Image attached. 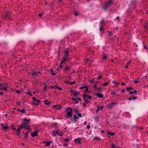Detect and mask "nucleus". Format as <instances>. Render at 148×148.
I'll use <instances>...</instances> for the list:
<instances>
[{
  "label": "nucleus",
  "instance_id": "a211bd4d",
  "mask_svg": "<svg viewBox=\"0 0 148 148\" xmlns=\"http://www.w3.org/2000/svg\"><path fill=\"white\" fill-rule=\"evenodd\" d=\"M73 119H74V121H75V122L76 123L77 121L76 120V119H78V120L79 119V118L77 116V115L76 114H75L74 115Z\"/></svg>",
  "mask_w": 148,
  "mask_h": 148
},
{
  "label": "nucleus",
  "instance_id": "58836bf2",
  "mask_svg": "<svg viewBox=\"0 0 148 148\" xmlns=\"http://www.w3.org/2000/svg\"><path fill=\"white\" fill-rule=\"evenodd\" d=\"M74 15L76 16H77L79 15V13H78V12H77L75 11L74 12Z\"/></svg>",
  "mask_w": 148,
  "mask_h": 148
},
{
  "label": "nucleus",
  "instance_id": "0eeeda50",
  "mask_svg": "<svg viewBox=\"0 0 148 148\" xmlns=\"http://www.w3.org/2000/svg\"><path fill=\"white\" fill-rule=\"evenodd\" d=\"M80 92L76 91H75L74 93H73V94L75 95V97H76L78 96V95L79 94Z\"/></svg>",
  "mask_w": 148,
  "mask_h": 148
},
{
  "label": "nucleus",
  "instance_id": "c9c22d12",
  "mask_svg": "<svg viewBox=\"0 0 148 148\" xmlns=\"http://www.w3.org/2000/svg\"><path fill=\"white\" fill-rule=\"evenodd\" d=\"M130 62H131L130 61H128L127 62V64L125 66V68H127L128 65H129L130 64Z\"/></svg>",
  "mask_w": 148,
  "mask_h": 148
},
{
  "label": "nucleus",
  "instance_id": "79ce46f5",
  "mask_svg": "<svg viewBox=\"0 0 148 148\" xmlns=\"http://www.w3.org/2000/svg\"><path fill=\"white\" fill-rule=\"evenodd\" d=\"M94 139L95 140H100V139L99 138V137H97L95 136L94 137Z\"/></svg>",
  "mask_w": 148,
  "mask_h": 148
},
{
  "label": "nucleus",
  "instance_id": "69168bd1",
  "mask_svg": "<svg viewBox=\"0 0 148 148\" xmlns=\"http://www.w3.org/2000/svg\"><path fill=\"white\" fill-rule=\"evenodd\" d=\"M97 90H98V91H99V90L101 91L102 90V88H97Z\"/></svg>",
  "mask_w": 148,
  "mask_h": 148
},
{
  "label": "nucleus",
  "instance_id": "393cba45",
  "mask_svg": "<svg viewBox=\"0 0 148 148\" xmlns=\"http://www.w3.org/2000/svg\"><path fill=\"white\" fill-rule=\"evenodd\" d=\"M129 93L130 94H136L137 93V91L135 90L134 91H133V92L130 91Z\"/></svg>",
  "mask_w": 148,
  "mask_h": 148
},
{
  "label": "nucleus",
  "instance_id": "49530a36",
  "mask_svg": "<svg viewBox=\"0 0 148 148\" xmlns=\"http://www.w3.org/2000/svg\"><path fill=\"white\" fill-rule=\"evenodd\" d=\"M58 135L60 136H62L63 135V134L62 132H60V133L58 134Z\"/></svg>",
  "mask_w": 148,
  "mask_h": 148
},
{
  "label": "nucleus",
  "instance_id": "412c9836",
  "mask_svg": "<svg viewBox=\"0 0 148 148\" xmlns=\"http://www.w3.org/2000/svg\"><path fill=\"white\" fill-rule=\"evenodd\" d=\"M137 97L136 96H135V97H130V98H128V100H132L133 99H137Z\"/></svg>",
  "mask_w": 148,
  "mask_h": 148
},
{
  "label": "nucleus",
  "instance_id": "f03ea898",
  "mask_svg": "<svg viewBox=\"0 0 148 148\" xmlns=\"http://www.w3.org/2000/svg\"><path fill=\"white\" fill-rule=\"evenodd\" d=\"M32 99L34 101V102L32 103V104L33 105L37 106L41 103V101L40 100L37 99L35 97H33Z\"/></svg>",
  "mask_w": 148,
  "mask_h": 148
},
{
  "label": "nucleus",
  "instance_id": "bb28decb",
  "mask_svg": "<svg viewBox=\"0 0 148 148\" xmlns=\"http://www.w3.org/2000/svg\"><path fill=\"white\" fill-rule=\"evenodd\" d=\"M67 57L64 56L63 57V59L62 60V61H63L64 62L65 61L67 60Z\"/></svg>",
  "mask_w": 148,
  "mask_h": 148
},
{
  "label": "nucleus",
  "instance_id": "13d9d810",
  "mask_svg": "<svg viewBox=\"0 0 148 148\" xmlns=\"http://www.w3.org/2000/svg\"><path fill=\"white\" fill-rule=\"evenodd\" d=\"M47 88V87H46V86H44V89H43V90H46V88Z\"/></svg>",
  "mask_w": 148,
  "mask_h": 148
},
{
  "label": "nucleus",
  "instance_id": "423d86ee",
  "mask_svg": "<svg viewBox=\"0 0 148 148\" xmlns=\"http://www.w3.org/2000/svg\"><path fill=\"white\" fill-rule=\"evenodd\" d=\"M109 5H108V2H106L104 4L103 6V8L104 9H106L107 8L109 7Z\"/></svg>",
  "mask_w": 148,
  "mask_h": 148
},
{
  "label": "nucleus",
  "instance_id": "5701e85b",
  "mask_svg": "<svg viewBox=\"0 0 148 148\" xmlns=\"http://www.w3.org/2000/svg\"><path fill=\"white\" fill-rule=\"evenodd\" d=\"M111 147L112 148H121L120 147L116 146L114 144H112V145Z\"/></svg>",
  "mask_w": 148,
  "mask_h": 148
},
{
  "label": "nucleus",
  "instance_id": "72a5a7b5",
  "mask_svg": "<svg viewBox=\"0 0 148 148\" xmlns=\"http://www.w3.org/2000/svg\"><path fill=\"white\" fill-rule=\"evenodd\" d=\"M113 2L112 1L109 0L108 2V5H110L112 4Z\"/></svg>",
  "mask_w": 148,
  "mask_h": 148
},
{
  "label": "nucleus",
  "instance_id": "ea45409f",
  "mask_svg": "<svg viewBox=\"0 0 148 148\" xmlns=\"http://www.w3.org/2000/svg\"><path fill=\"white\" fill-rule=\"evenodd\" d=\"M23 121H27L28 122H29L30 121V119H23Z\"/></svg>",
  "mask_w": 148,
  "mask_h": 148
},
{
  "label": "nucleus",
  "instance_id": "f3484780",
  "mask_svg": "<svg viewBox=\"0 0 148 148\" xmlns=\"http://www.w3.org/2000/svg\"><path fill=\"white\" fill-rule=\"evenodd\" d=\"M8 86H6L3 87H0V90H7V88H8Z\"/></svg>",
  "mask_w": 148,
  "mask_h": 148
},
{
  "label": "nucleus",
  "instance_id": "9b49d317",
  "mask_svg": "<svg viewBox=\"0 0 148 148\" xmlns=\"http://www.w3.org/2000/svg\"><path fill=\"white\" fill-rule=\"evenodd\" d=\"M10 13H9V12H7L5 13L4 16L3 17V18H8V19H10Z\"/></svg>",
  "mask_w": 148,
  "mask_h": 148
},
{
  "label": "nucleus",
  "instance_id": "a19ab883",
  "mask_svg": "<svg viewBox=\"0 0 148 148\" xmlns=\"http://www.w3.org/2000/svg\"><path fill=\"white\" fill-rule=\"evenodd\" d=\"M28 132H26L25 134V138H27L28 136Z\"/></svg>",
  "mask_w": 148,
  "mask_h": 148
},
{
  "label": "nucleus",
  "instance_id": "f257e3e1",
  "mask_svg": "<svg viewBox=\"0 0 148 148\" xmlns=\"http://www.w3.org/2000/svg\"><path fill=\"white\" fill-rule=\"evenodd\" d=\"M66 110L67 111L66 114L67 115L66 116V117L69 118V117H71L73 116V109L71 108H67L66 109Z\"/></svg>",
  "mask_w": 148,
  "mask_h": 148
},
{
  "label": "nucleus",
  "instance_id": "7c9ffc66",
  "mask_svg": "<svg viewBox=\"0 0 148 148\" xmlns=\"http://www.w3.org/2000/svg\"><path fill=\"white\" fill-rule=\"evenodd\" d=\"M51 71V75L53 76H55L56 75V73H54V71L52 70H50Z\"/></svg>",
  "mask_w": 148,
  "mask_h": 148
},
{
  "label": "nucleus",
  "instance_id": "aec40b11",
  "mask_svg": "<svg viewBox=\"0 0 148 148\" xmlns=\"http://www.w3.org/2000/svg\"><path fill=\"white\" fill-rule=\"evenodd\" d=\"M40 72L39 71L36 72V71L34 72L32 74V75L33 76L34 75H35L36 76L38 75V74H39Z\"/></svg>",
  "mask_w": 148,
  "mask_h": 148
},
{
  "label": "nucleus",
  "instance_id": "338daca9",
  "mask_svg": "<svg viewBox=\"0 0 148 148\" xmlns=\"http://www.w3.org/2000/svg\"><path fill=\"white\" fill-rule=\"evenodd\" d=\"M88 88H86V90H85L84 92H87L88 91Z\"/></svg>",
  "mask_w": 148,
  "mask_h": 148
},
{
  "label": "nucleus",
  "instance_id": "603ef678",
  "mask_svg": "<svg viewBox=\"0 0 148 148\" xmlns=\"http://www.w3.org/2000/svg\"><path fill=\"white\" fill-rule=\"evenodd\" d=\"M134 82L135 84H137L139 82V81L138 80H135L134 81Z\"/></svg>",
  "mask_w": 148,
  "mask_h": 148
},
{
  "label": "nucleus",
  "instance_id": "09e8293b",
  "mask_svg": "<svg viewBox=\"0 0 148 148\" xmlns=\"http://www.w3.org/2000/svg\"><path fill=\"white\" fill-rule=\"evenodd\" d=\"M95 119L96 121H97L99 119V117L98 116H96L95 117Z\"/></svg>",
  "mask_w": 148,
  "mask_h": 148
},
{
  "label": "nucleus",
  "instance_id": "8fccbe9b",
  "mask_svg": "<svg viewBox=\"0 0 148 148\" xmlns=\"http://www.w3.org/2000/svg\"><path fill=\"white\" fill-rule=\"evenodd\" d=\"M102 26H101L100 27V30L101 32H102L103 31V29L102 27Z\"/></svg>",
  "mask_w": 148,
  "mask_h": 148
},
{
  "label": "nucleus",
  "instance_id": "9d476101",
  "mask_svg": "<svg viewBox=\"0 0 148 148\" xmlns=\"http://www.w3.org/2000/svg\"><path fill=\"white\" fill-rule=\"evenodd\" d=\"M1 126L2 127V129L4 130V129H6V130H8L9 129V127L8 126H4V124L3 123H1Z\"/></svg>",
  "mask_w": 148,
  "mask_h": 148
},
{
  "label": "nucleus",
  "instance_id": "ddd939ff",
  "mask_svg": "<svg viewBox=\"0 0 148 148\" xmlns=\"http://www.w3.org/2000/svg\"><path fill=\"white\" fill-rule=\"evenodd\" d=\"M95 96H97L99 97L100 98H102L103 97V94H99L98 93H95Z\"/></svg>",
  "mask_w": 148,
  "mask_h": 148
},
{
  "label": "nucleus",
  "instance_id": "6e6552de",
  "mask_svg": "<svg viewBox=\"0 0 148 148\" xmlns=\"http://www.w3.org/2000/svg\"><path fill=\"white\" fill-rule=\"evenodd\" d=\"M85 96H86V94H84L83 97L84 99V100L85 102L88 103L89 102V101L87 99L86 97H85Z\"/></svg>",
  "mask_w": 148,
  "mask_h": 148
},
{
  "label": "nucleus",
  "instance_id": "c85d7f7f",
  "mask_svg": "<svg viewBox=\"0 0 148 148\" xmlns=\"http://www.w3.org/2000/svg\"><path fill=\"white\" fill-rule=\"evenodd\" d=\"M133 89V88L132 87H127L126 88V90H132Z\"/></svg>",
  "mask_w": 148,
  "mask_h": 148
},
{
  "label": "nucleus",
  "instance_id": "680f3d73",
  "mask_svg": "<svg viewBox=\"0 0 148 148\" xmlns=\"http://www.w3.org/2000/svg\"><path fill=\"white\" fill-rule=\"evenodd\" d=\"M20 130H21V129L20 128H19V127H18L17 129V131L18 132H19L21 131Z\"/></svg>",
  "mask_w": 148,
  "mask_h": 148
},
{
  "label": "nucleus",
  "instance_id": "4c0bfd02",
  "mask_svg": "<svg viewBox=\"0 0 148 148\" xmlns=\"http://www.w3.org/2000/svg\"><path fill=\"white\" fill-rule=\"evenodd\" d=\"M75 82L74 81L70 82H69V84L70 85L75 84Z\"/></svg>",
  "mask_w": 148,
  "mask_h": 148
},
{
  "label": "nucleus",
  "instance_id": "e433bc0d",
  "mask_svg": "<svg viewBox=\"0 0 148 148\" xmlns=\"http://www.w3.org/2000/svg\"><path fill=\"white\" fill-rule=\"evenodd\" d=\"M87 97L89 99H92V97L90 95H86V96H85V97L86 98Z\"/></svg>",
  "mask_w": 148,
  "mask_h": 148
},
{
  "label": "nucleus",
  "instance_id": "dca6fc26",
  "mask_svg": "<svg viewBox=\"0 0 148 148\" xmlns=\"http://www.w3.org/2000/svg\"><path fill=\"white\" fill-rule=\"evenodd\" d=\"M69 49L68 48L66 49V50L65 51L64 53L65 55L64 56H66L67 57L68 56V54L69 53Z\"/></svg>",
  "mask_w": 148,
  "mask_h": 148
},
{
  "label": "nucleus",
  "instance_id": "4d7b16f0",
  "mask_svg": "<svg viewBox=\"0 0 148 148\" xmlns=\"http://www.w3.org/2000/svg\"><path fill=\"white\" fill-rule=\"evenodd\" d=\"M77 115L79 117H81L82 116V114L80 113H78L77 114Z\"/></svg>",
  "mask_w": 148,
  "mask_h": 148
},
{
  "label": "nucleus",
  "instance_id": "2eb2a0df",
  "mask_svg": "<svg viewBox=\"0 0 148 148\" xmlns=\"http://www.w3.org/2000/svg\"><path fill=\"white\" fill-rule=\"evenodd\" d=\"M29 124V122L27 123H24L22 124L24 128H25Z\"/></svg>",
  "mask_w": 148,
  "mask_h": 148
},
{
  "label": "nucleus",
  "instance_id": "a878e982",
  "mask_svg": "<svg viewBox=\"0 0 148 148\" xmlns=\"http://www.w3.org/2000/svg\"><path fill=\"white\" fill-rule=\"evenodd\" d=\"M104 24V21L103 20H101L100 22V25L101 26H102V25Z\"/></svg>",
  "mask_w": 148,
  "mask_h": 148
},
{
  "label": "nucleus",
  "instance_id": "e2e57ef3",
  "mask_svg": "<svg viewBox=\"0 0 148 148\" xmlns=\"http://www.w3.org/2000/svg\"><path fill=\"white\" fill-rule=\"evenodd\" d=\"M70 92L73 93H74V91L73 90H70Z\"/></svg>",
  "mask_w": 148,
  "mask_h": 148
},
{
  "label": "nucleus",
  "instance_id": "4468645a",
  "mask_svg": "<svg viewBox=\"0 0 148 148\" xmlns=\"http://www.w3.org/2000/svg\"><path fill=\"white\" fill-rule=\"evenodd\" d=\"M81 139L80 138H78L75 139L74 141L80 144L81 143Z\"/></svg>",
  "mask_w": 148,
  "mask_h": 148
},
{
  "label": "nucleus",
  "instance_id": "774afa93",
  "mask_svg": "<svg viewBox=\"0 0 148 148\" xmlns=\"http://www.w3.org/2000/svg\"><path fill=\"white\" fill-rule=\"evenodd\" d=\"M143 46H144V48L145 49H147V47L146 46H145V45H144Z\"/></svg>",
  "mask_w": 148,
  "mask_h": 148
},
{
  "label": "nucleus",
  "instance_id": "20e7f679",
  "mask_svg": "<svg viewBox=\"0 0 148 148\" xmlns=\"http://www.w3.org/2000/svg\"><path fill=\"white\" fill-rule=\"evenodd\" d=\"M62 107V106L60 105H55L53 107V108H55L56 110H60Z\"/></svg>",
  "mask_w": 148,
  "mask_h": 148
},
{
  "label": "nucleus",
  "instance_id": "bf43d9fd",
  "mask_svg": "<svg viewBox=\"0 0 148 148\" xmlns=\"http://www.w3.org/2000/svg\"><path fill=\"white\" fill-rule=\"evenodd\" d=\"M77 99L79 101H81V99L80 98L78 97L77 98Z\"/></svg>",
  "mask_w": 148,
  "mask_h": 148
},
{
  "label": "nucleus",
  "instance_id": "b1692460",
  "mask_svg": "<svg viewBox=\"0 0 148 148\" xmlns=\"http://www.w3.org/2000/svg\"><path fill=\"white\" fill-rule=\"evenodd\" d=\"M73 110L74 112L76 113L79 112V110L77 107L74 108Z\"/></svg>",
  "mask_w": 148,
  "mask_h": 148
},
{
  "label": "nucleus",
  "instance_id": "cd10ccee",
  "mask_svg": "<svg viewBox=\"0 0 148 148\" xmlns=\"http://www.w3.org/2000/svg\"><path fill=\"white\" fill-rule=\"evenodd\" d=\"M64 71H69V67L67 66L65 67L64 68Z\"/></svg>",
  "mask_w": 148,
  "mask_h": 148
},
{
  "label": "nucleus",
  "instance_id": "052dcab7",
  "mask_svg": "<svg viewBox=\"0 0 148 148\" xmlns=\"http://www.w3.org/2000/svg\"><path fill=\"white\" fill-rule=\"evenodd\" d=\"M71 99L72 100L76 101V100L77 99V98H71Z\"/></svg>",
  "mask_w": 148,
  "mask_h": 148
},
{
  "label": "nucleus",
  "instance_id": "39448f33",
  "mask_svg": "<svg viewBox=\"0 0 148 148\" xmlns=\"http://www.w3.org/2000/svg\"><path fill=\"white\" fill-rule=\"evenodd\" d=\"M116 103H115L114 102H112L111 103H110L109 104L108 106H107V108L109 109H111L112 108L113 106H114V105L115 104H116Z\"/></svg>",
  "mask_w": 148,
  "mask_h": 148
},
{
  "label": "nucleus",
  "instance_id": "2f4dec72",
  "mask_svg": "<svg viewBox=\"0 0 148 148\" xmlns=\"http://www.w3.org/2000/svg\"><path fill=\"white\" fill-rule=\"evenodd\" d=\"M107 134L110 135L111 136H113L114 134V133L110 132H108L107 133Z\"/></svg>",
  "mask_w": 148,
  "mask_h": 148
},
{
  "label": "nucleus",
  "instance_id": "6ab92c4d",
  "mask_svg": "<svg viewBox=\"0 0 148 148\" xmlns=\"http://www.w3.org/2000/svg\"><path fill=\"white\" fill-rule=\"evenodd\" d=\"M44 143H46L45 146H48L50 145L51 143L50 141H45L44 142Z\"/></svg>",
  "mask_w": 148,
  "mask_h": 148
},
{
  "label": "nucleus",
  "instance_id": "4be33fe9",
  "mask_svg": "<svg viewBox=\"0 0 148 148\" xmlns=\"http://www.w3.org/2000/svg\"><path fill=\"white\" fill-rule=\"evenodd\" d=\"M49 101L48 100H45L44 101L45 102V104L49 105L51 103L50 102H48Z\"/></svg>",
  "mask_w": 148,
  "mask_h": 148
},
{
  "label": "nucleus",
  "instance_id": "f8f14e48",
  "mask_svg": "<svg viewBox=\"0 0 148 148\" xmlns=\"http://www.w3.org/2000/svg\"><path fill=\"white\" fill-rule=\"evenodd\" d=\"M97 108L96 110V112L97 113H98V112L100 110H102V109L103 108V106H97Z\"/></svg>",
  "mask_w": 148,
  "mask_h": 148
},
{
  "label": "nucleus",
  "instance_id": "473e14b6",
  "mask_svg": "<svg viewBox=\"0 0 148 148\" xmlns=\"http://www.w3.org/2000/svg\"><path fill=\"white\" fill-rule=\"evenodd\" d=\"M20 112H21L23 114H24V113H25V109L24 108L22 110H21Z\"/></svg>",
  "mask_w": 148,
  "mask_h": 148
},
{
  "label": "nucleus",
  "instance_id": "6e6d98bb",
  "mask_svg": "<svg viewBox=\"0 0 148 148\" xmlns=\"http://www.w3.org/2000/svg\"><path fill=\"white\" fill-rule=\"evenodd\" d=\"M108 33H109V34L110 35H112L113 34L112 32H110V31L108 32Z\"/></svg>",
  "mask_w": 148,
  "mask_h": 148
},
{
  "label": "nucleus",
  "instance_id": "3c124183",
  "mask_svg": "<svg viewBox=\"0 0 148 148\" xmlns=\"http://www.w3.org/2000/svg\"><path fill=\"white\" fill-rule=\"evenodd\" d=\"M116 94V93L114 91H113L112 93V95H114Z\"/></svg>",
  "mask_w": 148,
  "mask_h": 148
},
{
  "label": "nucleus",
  "instance_id": "37998d69",
  "mask_svg": "<svg viewBox=\"0 0 148 148\" xmlns=\"http://www.w3.org/2000/svg\"><path fill=\"white\" fill-rule=\"evenodd\" d=\"M109 83L108 82H106L105 83H104L103 84H102V85L105 86L106 85H107Z\"/></svg>",
  "mask_w": 148,
  "mask_h": 148
},
{
  "label": "nucleus",
  "instance_id": "5fc2aeb1",
  "mask_svg": "<svg viewBox=\"0 0 148 148\" xmlns=\"http://www.w3.org/2000/svg\"><path fill=\"white\" fill-rule=\"evenodd\" d=\"M90 124V123H88V125H87V128L88 129H89L90 128V126L89 125Z\"/></svg>",
  "mask_w": 148,
  "mask_h": 148
},
{
  "label": "nucleus",
  "instance_id": "de8ad7c7",
  "mask_svg": "<svg viewBox=\"0 0 148 148\" xmlns=\"http://www.w3.org/2000/svg\"><path fill=\"white\" fill-rule=\"evenodd\" d=\"M19 128H20L21 129H22L23 128H24L22 124L19 127Z\"/></svg>",
  "mask_w": 148,
  "mask_h": 148
},
{
  "label": "nucleus",
  "instance_id": "1a4fd4ad",
  "mask_svg": "<svg viewBox=\"0 0 148 148\" xmlns=\"http://www.w3.org/2000/svg\"><path fill=\"white\" fill-rule=\"evenodd\" d=\"M108 58V56L106 54H105L102 56V59L103 60H106Z\"/></svg>",
  "mask_w": 148,
  "mask_h": 148
},
{
  "label": "nucleus",
  "instance_id": "864d4df0",
  "mask_svg": "<svg viewBox=\"0 0 148 148\" xmlns=\"http://www.w3.org/2000/svg\"><path fill=\"white\" fill-rule=\"evenodd\" d=\"M69 139L68 138H66L64 140V141L65 142L68 141L69 140Z\"/></svg>",
  "mask_w": 148,
  "mask_h": 148
},
{
  "label": "nucleus",
  "instance_id": "f704fd0d",
  "mask_svg": "<svg viewBox=\"0 0 148 148\" xmlns=\"http://www.w3.org/2000/svg\"><path fill=\"white\" fill-rule=\"evenodd\" d=\"M56 133H57V132H56L54 130L53 132L52 135L54 136H55Z\"/></svg>",
  "mask_w": 148,
  "mask_h": 148
},
{
  "label": "nucleus",
  "instance_id": "c756f323",
  "mask_svg": "<svg viewBox=\"0 0 148 148\" xmlns=\"http://www.w3.org/2000/svg\"><path fill=\"white\" fill-rule=\"evenodd\" d=\"M55 86V88L56 89L58 88V90H62V89L60 87H58V86L54 85Z\"/></svg>",
  "mask_w": 148,
  "mask_h": 148
},
{
  "label": "nucleus",
  "instance_id": "7ed1b4c3",
  "mask_svg": "<svg viewBox=\"0 0 148 148\" xmlns=\"http://www.w3.org/2000/svg\"><path fill=\"white\" fill-rule=\"evenodd\" d=\"M39 132V130H36L35 132L31 133V135L33 137L35 136H37L38 135V133Z\"/></svg>",
  "mask_w": 148,
  "mask_h": 148
},
{
  "label": "nucleus",
  "instance_id": "a18cd8bd",
  "mask_svg": "<svg viewBox=\"0 0 148 148\" xmlns=\"http://www.w3.org/2000/svg\"><path fill=\"white\" fill-rule=\"evenodd\" d=\"M11 127L12 128L13 130H16V129L14 127V125H11Z\"/></svg>",
  "mask_w": 148,
  "mask_h": 148
},
{
  "label": "nucleus",
  "instance_id": "0e129e2a",
  "mask_svg": "<svg viewBox=\"0 0 148 148\" xmlns=\"http://www.w3.org/2000/svg\"><path fill=\"white\" fill-rule=\"evenodd\" d=\"M26 129L28 130H29L30 129V126H28V127H26Z\"/></svg>",
  "mask_w": 148,
  "mask_h": 148
},
{
  "label": "nucleus",
  "instance_id": "c03bdc74",
  "mask_svg": "<svg viewBox=\"0 0 148 148\" xmlns=\"http://www.w3.org/2000/svg\"><path fill=\"white\" fill-rule=\"evenodd\" d=\"M102 75H101V76L99 75L98 76V79H101L102 78Z\"/></svg>",
  "mask_w": 148,
  "mask_h": 148
}]
</instances>
